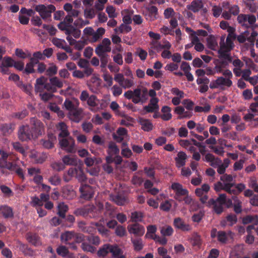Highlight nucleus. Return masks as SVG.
I'll list each match as a JSON object with an SVG mask.
<instances>
[{
    "label": "nucleus",
    "mask_w": 258,
    "mask_h": 258,
    "mask_svg": "<svg viewBox=\"0 0 258 258\" xmlns=\"http://www.w3.org/2000/svg\"><path fill=\"white\" fill-rule=\"evenodd\" d=\"M16 157L11 153H7L1 150V173H5V169L11 173H15L20 178L25 179L23 169L15 161Z\"/></svg>",
    "instance_id": "f257e3e1"
},
{
    "label": "nucleus",
    "mask_w": 258,
    "mask_h": 258,
    "mask_svg": "<svg viewBox=\"0 0 258 258\" xmlns=\"http://www.w3.org/2000/svg\"><path fill=\"white\" fill-rule=\"evenodd\" d=\"M102 203L99 202L96 206L92 204L87 205L74 211L77 216H81L86 219H97L100 217L103 210Z\"/></svg>",
    "instance_id": "f03ea898"
},
{
    "label": "nucleus",
    "mask_w": 258,
    "mask_h": 258,
    "mask_svg": "<svg viewBox=\"0 0 258 258\" xmlns=\"http://www.w3.org/2000/svg\"><path fill=\"white\" fill-rule=\"evenodd\" d=\"M147 90H145L142 92L141 89L136 88L134 91L128 90L124 94V96L127 99H132L133 103L138 104L140 102H143L147 96Z\"/></svg>",
    "instance_id": "7ed1b4c3"
},
{
    "label": "nucleus",
    "mask_w": 258,
    "mask_h": 258,
    "mask_svg": "<svg viewBox=\"0 0 258 258\" xmlns=\"http://www.w3.org/2000/svg\"><path fill=\"white\" fill-rule=\"evenodd\" d=\"M55 10V7L51 4L47 6L41 4L35 7V11L39 13L40 17L44 21L49 20L52 13L54 12Z\"/></svg>",
    "instance_id": "20e7f679"
},
{
    "label": "nucleus",
    "mask_w": 258,
    "mask_h": 258,
    "mask_svg": "<svg viewBox=\"0 0 258 258\" xmlns=\"http://www.w3.org/2000/svg\"><path fill=\"white\" fill-rule=\"evenodd\" d=\"M30 128L36 139L44 133V124L40 120L35 117H32L30 118Z\"/></svg>",
    "instance_id": "39448f33"
},
{
    "label": "nucleus",
    "mask_w": 258,
    "mask_h": 258,
    "mask_svg": "<svg viewBox=\"0 0 258 258\" xmlns=\"http://www.w3.org/2000/svg\"><path fill=\"white\" fill-rule=\"evenodd\" d=\"M237 21L241 26L249 28L256 22V17L252 14H239L237 18Z\"/></svg>",
    "instance_id": "423d86ee"
},
{
    "label": "nucleus",
    "mask_w": 258,
    "mask_h": 258,
    "mask_svg": "<svg viewBox=\"0 0 258 258\" xmlns=\"http://www.w3.org/2000/svg\"><path fill=\"white\" fill-rule=\"evenodd\" d=\"M18 138L22 141H28L35 139L30 126L29 125H23L20 127L18 132Z\"/></svg>",
    "instance_id": "0eeeda50"
},
{
    "label": "nucleus",
    "mask_w": 258,
    "mask_h": 258,
    "mask_svg": "<svg viewBox=\"0 0 258 258\" xmlns=\"http://www.w3.org/2000/svg\"><path fill=\"white\" fill-rule=\"evenodd\" d=\"M59 144L61 149L67 153H72L75 152V143L73 138H69L59 139Z\"/></svg>",
    "instance_id": "6e6552de"
},
{
    "label": "nucleus",
    "mask_w": 258,
    "mask_h": 258,
    "mask_svg": "<svg viewBox=\"0 0 258 258\" xmlns=\"http://www.w3.org/2000/svg\"><path fill=\"white\" fill-rule=\"evenodd\" d=\"M171 188L175 192L174 199L179 202L182 201V196L188 194V191L183 188V186L177 182H174L171 184Z\"/></svg>",
    "instance_id": "1a4fd4ad"
},
{
    "label": "nucleus",
    "mask_w": 258,
    "mask_h": 258,
    "mask_svg": "<svg viewBox=\"0 0 258 258\" xmlns=\"http://www.w3.org/2000/svg\"><path fill=\"white\" fill-rule=\"evenodd\" d=\"M143 15L147 21H153L158 18V9L154 6L147 7L143 12Z\"/></svg>",
    "instance_id": "9d476101"
},
{
    "label": "nucleus",
    "mask_w": 258,
    "mask_h": 258,
    "mask_svg": "<svg viewBox=\"0 0 258 258\" xmlns=\"http://www.w3.org/2000/svg\"><path fill=\"white\" fill-rule=\"evenodd\" d=\"M209 190L210 186L208 184H204L201 188H198L195 190L196 195L200 198V201L203 204L206 203L208 199L207 194Z\"/></svg>",
    "instance_id": "9b49d317"
},
{
    "label": "nucleus",
    "mask_w": 258,
    "mask_h": 258,
    "mask_svg": "<svg viewBox=\"0 0 258 258\" xmlns=\"http://www.w3.org/2000/svg\"><path fill=\"white\" fill-rule=\"evenodd\" d=\"M127 229L130 233L139 236L143 235L145 231L144 227L138 223L128 225Z\"/></svg>",
    "instance_id": "f8f14e48"
},
{
    "label": "nucleus",
    "mask_w": 258,
    "mask_h": 258,
    "mask_svg": "<svg viewBox=\"0 0 258 258\" xmlns=\"http://www.w3.org/2000/svg\"><path fill=\"white\" fill-rule=\"evenodd\" d=\"M26 238L29 243L35 246L41 245V238L37 233L28 232L26 235Z\"/></svg>",
    "instance_id": "ddd939ff"
},
{
    "label": "nucleus",
    "mask_w": 258,
    "mask_h": 258,
    "mask_svg": "<svg viewBox=\"0 0 258 258\" xmlns=\"http://www.w3.org/2000/svg\"><path fill=\"white\" fill-rule=\"evenodd\" d=\"M173 225L176 228L183 231H189L191 229V226L189 224H186L180 217H177L174 219Z\"/></svg>",
    "instance_id": "4468645a"
},
{
    "label": "nucleus",
    "mask_w": 258,
    "mask_h": 258,
    "mask_svg": "<svg viewBox=\"0 0 258 258\" xmlns=\"http://www.w3.org/2000/svg\"><path fill=\"white\" fill-rule=\"evenodd\" d=\"M81 197L85 200H90L93 197L92 187L88 184H82L80 187Z\"/></svg>",
    "instance_id": "2eb2a0df"
},
{
    "label": "nucleus",
    "mask_w": 258,
    "mask_h": 258,
    "mask_svg": "<svg viewBox=\"0 0 258 258\" xmlns=\"http://www.w3.org/2000/svg\"><path fill=\"white\" fill-rule=\"evenodd\" d=\"M220 48L227 49L231 51L234 47L233 40L226 38L225 41V36L222 35L220 37V41L219 43Z\"/></svg>",
    "instance_id": "dca6fc26"
},
{
    "label": "nucleus",
    "mask_w": 258,
    "mask_h": 258,
    "mask_svg": "<svg viewBox=\"0 0 258 258\" xmlns=\"http://www.w3.org/2000/svg\"><path fill=\"white\" fill-rule=\"evenodd\" d=\"M204 7L202 0H193L190 4L186 6V8L192 12H199Z\"/></svg>",
    "instance_id": "f3484780"
},
{
    "label": "nucleus",
    "mask_w": 258,
    "mask_h": 258,
    "mask_svg": "<svg viewBox=\"0 0 258 258\" xmlns=\"http://www.w3.org/2000/svg\"><path fill=\"white\" fill-rule=\"evenodd\" d=\"M110 253L112 258H126L123 250L117 244H111Z\"/></svg>",
    "instance_id": "a211bd4d"
},
{
    "label": "nucleus",
    "mask_w": 258,
    "mask_h": 258,
    "mask_svg": "<svg viewBox=\"0 0 258 258\" xmlns=\"http://www.w3.org/2000/svg\"><path fill=\"white\" fill-rule=\"evenodd\" d=\"M186 159L187 155L184 152H179L177 154V156L175 158L176 166L177 168H180L184 166Z\"/></svg>",
    "instance_id": "6ab92c4d"
},
{
    "label": "nucleus",
    "mask_w": 258,
    "mask_h": 258,
    "mask_svg": "<svg viewBox=\"0 0 258 258\" xmlns=\"http://www.w3.org/2000/svg\"><path fill=\"white\" fill-rule=\"evenodd\" d=\"M62 197L67 200H72L76 197V192L72 187L67 185L62 189Z\"/></svg>",
    "instance_id": "aec40b11"
},
{
    "label": "nucleus",
    "mask_w": 258,
    "mask_h": 258,
    "mask_svg": "<svg viewBox=\"0 0 258 258\" xmlns=\"http://www.w3.org/2000/svg\"><path fill=\"white\" fill-rule=\"evenodd\" d=\"M82 110L78 107L69 112V116L70 119L75 122H79L82 118Z\"/></svg>",
    "instance_id": "412c9836"
},
{
    "label": "nucleus",
    "mask_w": 258,
    "mask_h": 258,
    "mask_svg": "<svg viewBox=\"0 0 258 258\" xmlns=\"http://www.w3.org/2000/svg\"><path fill=\"white\" fill-rule=\"evenodd\" d=\"M63 105L66 109L70 112L78 107L79 102L77 99L75 98L72 100L66 99L63 103Z\"/></svg>",
    "instance_id": "4be33fe9"
},
{
    "label": "nucleus",
    "mask_w": 258,
    "mask_h": 258,
    "mask_svg": "<svg viewBox=\"0 0 258 258\" xmlns=\"http://www.w3.org/2000/svg\"><path fill=\"white\" fill-rule=\"evenodd\" d=\"M56 141V138L53 135H49L48 139H42L40 143L46 149H51L54 147V142Z\"/></svg>",
    "instance_id": "5701e85b"
},
{
    "label": "nucleus",
    "mask_w": 258,
    "mask_h": 258,
    "mask_svg": "<svg viewBox=\"0 0 258 258\" xmlns=\"http://www.w3.org/2000/svg\"><path fill=\"white\" fill-rule=\"evenodd\" d=\"M208 204L213 206V211L217 215H220L224 211L223 205L216 203L214 199H210Z\"/></svg>",
    "instance_id": "b1692460"
},
{
    "label": "nucleus",
    "mask_w": 258,
    "mask_h": 258,
    "mask_svg": "<svg viewBox=\"0 0 258 258\" xmlns=\"http://www.w3.org/2000/svg\"><path fill=\"white\" fill-rule=\"evenodd\" d=\"M139 123L141 125L142 129L145 132H150L153 129V125L149 119L139 118Z\"/></svg>",
    "instance_id": "393cba45"
},
{
    "label": "nucleus",
    "mask_w": 258,
    "mask_h": 258,
    "mask_svg": "<svg viewBox=\"0 0 258 258\" xmlns=\"http://www.w3.org/2000/svg\"><path fill=\"white\" fill-rule=\"evenodd\" d=\"M111 244L106 243L101 246L97 251V254L100 257H104L110 253Z\"/></svg>",
    "instance_id": "a878e982"
},
{
    "label": "nucleus",
    "mask_w": 258,
    "mask_h": 258,
    "mask_svg": "<svg viewBox=\"0 0 258 258\" xmlns=\"http://www.w3.org/2000/svg\"><path fill=\"white\" fill-rule=\"evenodd\" d=\"M230 51L227 50V49L220 48L218 51L220 59H224L232 62V58L229 53Z\"/></svg>",
    "instance_id": "bb28decb"
},
{
    "label": "nucleus",
    "mask_w": 258,
    "mask_h": 258,
    "mask_svg": "<svg viewBox=\"0 0 258 258\" xmlns=\"http://www.w3.org/2000/svg\"><path fill=\"white\" fill-rule=\"evenodd\" d=\"M219 165L217 167V172L219 174H224L226 169L229 166L230 163V161L228 158H225L223 160V162H222L221 160H219Z\"/></svg>",
    "instance_id": "cd10ccee"
},
{
    "label": "nucleus",
    "mask_w": 258,
    "mask_h": 258,
    "mask_svg": "<svg viewBox=\"0 0 258 258\" xmlns=\"http://www.w3.org/2000/svg\"><path fill=\"white\" fill-rule=\"evenodd\" d=\"M105 29L102 27L98 28L96 32L94 31L92 36L90 38L91 42H95L98 41L102 38V36L105 33Z\"/></svg>",
    "instance_id": "c85d7f7f"
},
{
    "label": "nucleus",
    "mask_w": 258,
    "mask_h": 258,
    "mask_svg": "<svg viewBox=\"0 0 258 258\" xmlns=\"http://www.w3.org/2000/svg\"><path fill=\"white\" fill-rule=\"evenodd\" d=\"M57 128L60 130V133L58 134L59 138H66L69 136V133L67 130V125L63 122H59L57 125Z\"/></svg>",
    "instance_id": "c756f323"
},
{
    "label": "nucleus",
    "mask_w": 258,
    "mask_h": 258,
    "mask_svg": "<svg viewBox=\"0 0 258 258\" xmlns=\"http://www.w3.org/2000/svg\"><path fill=\"white\" fill-rule=\"evenodd\" d=\"M1 213L5 218H12L14 217L13 209L8 206H1Z\"/></svg>",
    "instance_id": "7c9ffc66"
},
{
    "label": "nucleus",
    "mask_w": 258,
    "mask_h": 258,
    "mask_svg": "<svg viewBox=\"0 0 258 258\" xmlns=\"http://www.w3.org/2000/svg\"><path fill=\"white\" fill-rule=\"evenodd\" d=\"M75 232L72 231H66L61 234L60 238L62 242L68 244L70 241H73L74 239Z\"/></svg>",
    "instance_id": "2f4dec72"
},
{
    "label": "nucleus",
    "mask_w": 258,
    "mask_h": 258,
    "mask_svg": "<svg viewBox=\"0 0 258 258\" xmlns=\"http://www.w3.org/2000/svg\"><path fill=\"white\" fill-rule=\"evenodd\" d=\"M57 209V214L59 217L61 219H65L66 214L69 210L68 206L64 203H60L58 205Z\"/></svg>",
    "instance_id": "473e14b6"
},
{
    "label": "nucleus",
    "mask_w": 258,
    "mask_h": 258,
    "mask_svg": "<svg viewBox=\"0 0 258 258\" xmlns=\"http://www.w3.org/2000/svg\"><path fill=\"white\" fill-rule=\"evenodd\" d=\"M171 110L170 107L168 106H164L162 107L161 112L163 113V114L161 115V118L162 120L168 121L172 118V114L170 113Z\"/></svg>",
    "instance_id": "72a5a7b5"
},
{
    "label": "nucleus",
    "mask_w": 258,
    "mask_h": 258,
    "mask_svg": "<svg viewBox=\"0 0 258 258\" xmlns=\"http://www.w3.org/2000/svg\"><path fill=\"white\" fill-rule=\"evenodd\" d=\"M14 129V125L11 123H5L1 125V134L8 136L11 134Z\"/></svg>",
    "instance_id": "f704fd0d"
},
{
    "label": "nucleus",
    "mask_w": 258,
    "mask_h": 258,
    "mask_svg": "<svg viewBox=\"0 0 258 258\" xmlns=\"http://www.w3.org/2000/svg\"><path fill=\"white\" fill-rule=\"evenodd\" d=\"M242 223L244 224H247L250 223H253L254 225L258 224V216L255 215H247L243 217Z\"/></svg>",
    "instance_id": "c9c22d12"
},
{
    "label": "nucleus",
    "mask_w": 258,
    "mask_h": 258,
    "mask_svg": "<svg viewBox=\"0 0 258 258\" xmlns=\"http://www.w3.org/2000/svg\"><path fill=\"white\" fill-rule=\"evenodd\" d=\"M190 242L194 246L200 247L202 245L201 236L197 232H194L190 238Z\"/></svg>",
    "instance_id": "e433bc0d"
},
{
    "label": "nucleus",
    "mask_w": 258,
    "mask_h": 258,
    "mask_svg": "<svg viewBox=\"0 0 258 258\" xmlns=\"http://www.w3.org/2000/svg\"><path fill=\"white\" fill-rule=\"evenodd\" d=\"M15 60L12 59L9 57H5L1 63V72H5V68H3L2 67H11L13 66V64Z\"/></svg>",
    "instance_id": "4c0bfd02"
},
{
    "label": "nucleus",
    "mask_w": 258,
    "mask_h": 258,
    "mask_svg": "<svg viewBox=\"0 0 258 258\" xmlns=\"http://www.w3.org/2000/svg\"><path fill=\"white\" fill-rule=\"evenodd\" d=\"M108 154L111 155H116L119 154V149L113 142H110L108 144Z\"/></svg>",
    "instance_id": "58836bf2"
},
{
    "label": "nucleus",
    "mask_w": 258,
    "mask_h": 258,
    "mask_svg": "<svg viewBox=\"0 0 258 258\" xmlns=\"http://www.w3.org/2000/svg\"><path fill=\"white\" fill-rule=\"evenodd\" d=\"M232 199L234 201L233 205L234 211L237 214H240L242 212L241 202L235 196L232 197Z\"/></svg>",
    "instance_id": "ea45409f"
},
{
    "label": "nucleus",
    "mask_w": 258,
    "mask_h": 258,
    "mask_svg": "<svg viewBox=\"0 0 258 258\" xmlns=\"http://www.w3.org/2000/svg\"><path fill=\"white\" fill-rule=\"evenodd\" d=\"M207 41L208 47L212 50H216L218 47V43L214 36L213 35L209 36Z\"/></svg>",
    "instance_id": "a19ab883"
},
{
    "label": "nucleus",
    "mask_w": 258,
    "mask_h": 258,
    "mask_svg": "<svg viewBox=\"0 0 258 258\" xmlns=\"http://www.w3.org/2000/svg\"><path fill=\"white\" fill-rule=\"evenodd\" d=\"M144 217V214L141 212L135 211L131 214V219L132 222L138 223V222H142Z\"/></svg>",
    "instance_id": "79ce46f5"
},
{
    "label": "nucleus",
    "mask_w": 258,
    "mask_h": 258,
    "mask_svg": "<svg viewBox=\"0 0 258 258\" xmlns=\"http://www.w3.org/2000/svg\"><path fill=\"white\" fill-rule=\"evenodd\" d=\"M113 201L118 205L122 206L126 202V198L122 195L118 194L112 197Z\"/></svg>",
    "instance_id": "37998d69"
},
{
    "label": "nucleus",
    "mask_w": 258,
    "mask_h": 258,
    "mask_svg": "<svg viewBox=\"0 0 258 258\" xmlns=\"http://www.w3.org/2000/svg\"><path fill=\"white\" fill-rule=\"evenodd\" d=\"M160 232L163 236H170L173 233V229L171 226L166 225L161 228Z\"/></svg>",
    "instance_id": "c03bdc74"
},
{
    "label": "nucleus",
    "mask_w": 258,
    "mask_h": 258,
    "mask_svg": "<svg viewBox=\"0 0 258 258\" xmlns=\"http://www.w3.org/2000/svg\"><path fill=\"white\" fill-rule=\"evenodd\" d=\"M17 86L27 94H30L32 86L29 84H24L22 82L17 83Z\"/></svg>",
    "instance_id": "a18cd8bd"
},
{
    "label": "nucleus",
    "mask_w": 258,
    "mask_h": 258,
    "mask_svg": "<svg viewBox=\"0 0 258 258\" xmlns=\"http://www.w3.org/2000/svg\"><path fill=\"white\" fill-rule=\"evenodd\" d=\"M86 239L90 243L97 246L100 243V239L98 236L91 234L86 236Z\"/></svg>",
    "instance_id": "49530a36"
},
{
    "label": "nucleus",
    "mask_w": 258,
    "mask_h": 258,
    "mask_svg": "<svg viewBox=\"0 0 258 258\" xmlns=\"http://www.w3.org/2000/svg\"><path fill=\"white\" fill-rule=\"evenodd\" d=\"M1 192L4 194L5 198H9L14 196L12 190L5 185H1Z\"/></svg>",
    "instance_id": "de8ad7c7"
},
{
    "label": "nucleus",
    "mask_w": 258,
    "mask_h": 258,
    "mask_svg": "<svg viewBox=\"0 0 258 258\" xmlns=\"http://www.w3.org/2000/svg\"><path fill=\"white\" fill-rule=\"evenodd\" d=\"M234 185L233 183H225V191L228 194L234 195H237L239 194L238 191L236 188L234 189H231V187Z\"/></svg>",
    "instance_id": "09e8293b"
},
{
    "label": "nucleus",
    "mask_w": 258,
    "mask_h": 258,
    "mask_svg": "<svg viewBox=\"0 0 258 258\" xmlns=\"http://www.w3.org/2000/svg\"><path fill=\"white\" fill-rule=\"evenodd\" d=\"M49 82L55 88H61L63 87V82L56 77H53L49 78Z\"/></svg>",
    "instance_id": "8fccbe9b"
},
{
    "label": "nucleus",
    "mask_w": 258,
    "mask_h": 258,
    "mask_svg": "<svg viewBox=\"0 0 258 258\" xmlns=\"http://www.w3.org/2000/svg\"><path fill=\"white\" fill-rule=\"evenodd\" d=\"M62 160L64 165H75L77 164V160L75 158L70 157L69 155H65L62 158Z\"/></svg>",
    "instance_id": "3c124183"
},
{
    "label": "nucleus",
    "mask_w": 258,
    "mask_h": 258,
    "mask_svg": "<svg viewBox=\"0 0 258 258\" xmlns=\"http://www.w3.org/2000/svg\"><path fill=\"white\" fill-rule=\"evenodd\" d=\"M114 209L108 203H106L105 211L104 215L107 218L114 217Z\"/></svg>",
    "instance_id": "603ef678"
},
{
    "label": "nucleus",
    "mask_w": 258,
    "mask_h": 258,
    "mask_svg": "<svg viewBox=\"0 0 258 258\" xmlns=\"http://www.w3.org/2000/svg\"><path fill=\"white\" fill-rule=\"evenodd\" d=\"M132 242L134 246V249L136 251H140L143 248V244L142 239L136 238L132 239Z\"/></svg>",
    "instance_id": "864d4df0"
},
{
    "label": "nucleus",
    "mask_w": 258,
    "mask_h": 258,
    "mask_svg": "<svg viewBox=\"0 0 258 258\" xmlns=\"http://www.w3.org/2000/svg\"><path fill=\"white\" fill-rule=\"evenodd\" d=\"M105 47L102 46V45H98L95 48V53L98 56H101L103 55H107L106 52H109L111 49L107 50Z\"/></svg>",
    "instance_id": "5fc2aeb1"
},
{
    "label": "nucleus",
    "mask_w": 258,
    "mask_h": 258,
    "mask_svg": "<svg viewBox=\"0 0 258 258\" xmlns=\"http://www.w3.org/2000/svg\"><path fill=\"white\" fill-rule=\"evenodd\" d=\"M81 247L84 251L94 253L96 250L95 247L87 243L86 242H82Z\"/></svg>",
    "instance_id": "6e6d98bb"
},
{
    "label": "nucleus",
    "mask_w": 258,
    "mask_h": 258,
    "mask_svg": "<svg viewBox=\"0 0 258 258\" xmlns=\"http://www.w3.org/2000/svg\"><path fill=\"white\" fill-rule=\"evenodd\" d=\"M67 31V35H72L75 38H79L81 35V31L72 25L70 27V30Z\"/></svg>",
    "instance_id": "4d7b16f0"
},
{
    "label": "nucleus",
    "mask_w": 258,
    "mask_h": 258,
    "mask_svg": "<svg viewBox=\"0 0 258 258\" xmlns=\"http://www.w3.org/2000/svg\"><path fill=\"white\" fill-rule=\"evenodd\" d=\"M52 43L55 46L61 49H62L67 43L64 40L57 38H53Z\"/></svg>",
    "instance_id": "13d9d810"
},
{
    "label": "nucleus",
    "mask_w": 258,
    "mask_h": 258,
    "mask_svg": "<svg viewBox=\"0 0 258 258\" xmlns=\"http://www.w3.org/2000/svg\"><path fill=\"white\" fill-rule=\"evenodd\" d=\"M79 182H83L86 181L87 178L83 171L81 168H78L77 173L76 174L75 177Z\"/></svg>",
    "instance_id": "bf43d9fd"
},
{
    "label": "nucleus",
    "mask_w": 258,
    "mask_h": 258,
    "mask_svg": "<svg viewBox=\"0 0 258 258\" xmlns=\"http://www.w3.org/2000/svg\"><path fill=\"white\" fill-rule=\"evenodd\" d=\"M56 252L58 255L65 257L69 253V251L65 246L60 245L57 248Z\"/></svg>",
    "instance_id": "052dcab7"
},
{
    "label": "nucleus",
    "mask_w": 258,
    "mask_h": 258,
    "mask_svg": "<svg viewBox=\"0 0 258 258\" xmlns=\"http://www.w3.org/2000/svg\"><path fill=\"white\" fill-rule=\"evenodd\" d=\"M49 182L53 185L57 186L60 184L61 178L57 174H55L49 178Z\"/></svg>",
    "instance_id": "680f3d73"
},
{
    "label": "nucleus",
    "mask_w": 258,
    "mask_h": 258,
    "mask_svg": "<svg viewBox=\"0 0 258 258\" xmlns=\"http://www.w3.org/2000/svg\"><path fill=\"white\" fill-rule=\"evenodd\" d=\"M31 204L33 207H40L43 204V202H41V200L36 196L31 197Z\"/></svg>",
    "instance_id": "e2e57ef3"
},
{
    "label": "nucleus",
    "mask_w": 258,
    "mask_h": 258,
    "mask_svg": "<svg viewBox=\"0 0 258 258\" xmlns=\"http://www.w3.org/2000/svg\"><path fill=\"white\" fill-rule=\"evenodd\" d=\"M134 85V82L133 79H128L124 78V81L122 82L120 86L124 88H130Z\"/></svg>",
    "instance_id": "0e129e2a"
},
{
    "label": "nucleus",
    "mask_w": 258,
    "mask_h": 258,
    "mask_svg": "<svg viewBox=\"0 0 258 258\" xmlns=\"http://www.w3.org/2000/svg\"><path fill=\"white\" fill-rule=\"evenodd\" d=\"M51 167L57 171H60L65 168L64 164L60 162H55L51 164Z\"/></svg>",
    "instance_id": "69168bd1"
},
{
    "label": "nucleus",
    "mask_w": 258,
    "mask_h": 258,
    "mask_svg": "<svg viewBox=\"0 0 258 258\" xmlns=\"http://www.w3.org/2000/svg\"><path fill=\"white\" fill-rule=\"evenodd\" d=\"M218 240L223 243H226L227 240L226 233L223 231H219L217 233Z\"/></svg>",
    "instance_id": "338daca9"
},
{
    "label": "nucleus",
    "mask_w": 258,
    "mask_h": 258,
    "mask_svg": "<svg viewBox=\"0 0 258 258\" xmlns=\"http://www.w3.org/2000/svg\"><path fill=\"white\" fill-rule=\"evenodd\" d=\"M124 14H125V15H124L123 19H122V21H123V23L125 24H131L132 22V20L131 19V17L130 15L128 14V11L124 10V11H122V15H123Z\"/></svg>",
    "instance_id": "774afa93"
}]
</instances>
